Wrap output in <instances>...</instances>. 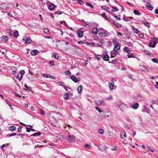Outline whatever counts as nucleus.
I'll use <instances>...</instances> for the list:
<instances>
[{"instance_id":"obj_14","label":"nucleus","mask_w":158,"mask_h":158,"mask_svg":"<svg viewBox=\"0 0 158 158\" xmlns=\"http://www.w3.org/2000/svg\"><path fill=\"white\" fill-rule=\"evenodd\" d=\"M103 59L106 61H108L109 60V56L107 54L104 55L102 57Z\"/></svg>"},{"instance_id":"obj_56","label":"nucleus","mask_w":158,"mask_h":158,"mask_svg":"<svg viewBox=\"0 0 158 158\" xmlns=\"http://www.w3.org/2000/svg\"><path fill=\"white\" fill-rule=\"evenodd\" d=\"M26 131L27 132H30V131H31L30 128L26 127Z\"/></svg>"},{"instance_id":"obj_60","label":"nucleus","mask_w":158,"mask_h":158,"mask_svg":"<svg viewBox=\"0 0 158 158\" xmlns=\"http://www.w3.org/2000/svg\"><path fill=\"white\" fill-rule=\"evenodd\" d=\"M22 128V127H19V128L18 129V131L19 132H21Z\"/></svg>"},{"instance_id":"obj_61","label":"nucleus","mask_w":158,"mask_h":158,"mask_svg":"<svg viewBox=\"0 0 158 158\" xmlns=\"http://www.w3.org/2000/svg\"><path fill=\"white\" fill-rule=\"evenodd\" d=\"M55 13L56 14H58L59 15H60V14H61V13L60 11H57L56 12H55Z\"/></svg>"},{"instance_id":"obj_44","label":"nucleus","mask_w":158,"mask_h":158,"mask_svg":"<svg viewBox=\"0 0 158 158\" xmlns=\"http://www.w3.org/2000/svg\"><path fill=\"white\" fill-rule=\"evenodd\" d=\"M152 61L155 63H158V60L156 58H153L152 59Z\"/></svg>"},{"instance_id":"obj_59","label":"nucleus","mask_w":158,"mask_h":158,"mask_svg":"<svg viewBox=\"0 0 158 158\" xmlns=\"http://www.w3.org/2000/svg\"><path fill=\"white\" fill-rule=\"evenodd\" d=\"M66 73L67 75H70V74H71V72L69 70H68L66 72Z\"/></svg>"},{"instance_id":"obj_8","label":"nucleus","mask_w":158,"mask_h":158,"mask_svg":"<svg viewBox=\"0 0 158 158\" xmlns=\"http://www.w3.org/2000/svg\"><path fill=\"white\" fill-rule=\"evenodd\" d=\"M56 6L54 4L52 3H51L48 6V8L50 10H53L55 9Z\"/></svg>"},{"instance_id":"obj_42","label":"nucleus","mask_w":158,"mask_h":158,"mask_svg":"<svg viewBox=\"0 0 158 158\" xmlns=\"http://www.w3.org/2000/svg\"><path fill=\"white\" fill-rule=\"evenodd\" d=\"M63 87L65 89L66 91H69V90H70L71 88L69 87H66L65 85L63 86Z\"/></svg>"},{"instance_id":"obj_26","label":"nucleus","mask_w":158,"mask_h":158,"mask_svg":"<svg viewBox=\"0 0 158 158\" xmlns=\"http://www.w3.org/2000/svg\"><path fill=\"white\" fill-rule=\"evenodd\" d=\"M38 53L37 51L36 50H34L31 52L32 55L35 56Z\"/></svg>"},{"instance_id":"obj_28","label":"nucleus","mask_w":158,"mask_h":158,"mask_svg":"<svg viewBox=\"0 0 158 158\" xmlns=\"http://www.w3.org/2000/svg\"><path fill=\"white\" fill-rule=\"evenodd\" d=\"M16 129V127H15L14 126H10L9 127V130L13 131L15 130Z\"/></svg>"},{"instance_id":"obj_49","label":"nucleus","mask_w":158,"mask_h":158,"mask_svg":"<svg viewBox=\"0 0 158 158\" xmlns=\"http://www.w3.org/2000/svg\"><path fill=\"white\" fill-rule=\"evenodd\" d=\"M124 50L126 52H128L129 51V49L127 47H125L124 48Z\"/></svg>"},{"instance_id":"obj_12","label":"nucleus","mask_w":158,"mask_h":158,"mask_svg":"<svg viewBox=\"0 0 158 158\" xmlns=\"http://www.w3.org/2000/svg\"><path fill=\"white\" fill-rule=\"evenodd\" d=\"M109 88L110 89L112 90L113 89V87L114 85V82L113 80H111V81L109 82Z\"/></svg>"},{"instance_id":"obj_1","label":"nucleus","mask_w":158,"mask_h":158,"mask_svg":"<svg viewBox=\"0 0 158 158\" xmlns=\"http://www.w3.org/2000/svg\"><path fill=\"white\" fill-rule=\"evenodd\" d=\"M117 106L122 111H124L127 108V106L124 103L119 102L117 103Z\"/></svg>"},{"instance_id":"obj_34","label":"nucleus","mask_w":158,"mask_h":158,"mask_svg":"<svg viewBox=\"0 0 158 158\" xmlns=\"http://www.w3.org/2000/svg\"><path fill=\"white\" fill-rule=\"evenodd\" d=\"M101 16H102L103 17L105 18L107 20L109 19V18L106 15V14L105 13H104L101 14Z\"/></svg>"},{"instance_id":"obj_18","label":"nucleus","mask_w":158,"mask_h":158,"mask_svg":"<svg viewBox=\"0 0 158 158\" xmlns=\"http://www.w3.org/2000/svg\"><path fill=\"white\" fill-rule=\"evenodd\" d=\"M121 136L122 139H125L126 137V132L125 131L122 132L121 133Z\"/></svg>"},{"instance_id":"obj_10","label":"nucleus","mask_w":158,"mask_h":158,"mask_svg":"<svg viewBox=\"0 0 158 158\" xmlns=\"http://www.w3.org/2000/svg\"><path fill=\"white\" fill-rule=\"evenodd\" d=\"M1 39L3 43H6L8 39V37L7 36H3Z\"/></svg>"},{"instance_id":"obj_31","label":"nucleus","mask_w":158,"mask_h":158,"mask_svg":"<svg viewBox=\"0 0 158 158\" xmlns=\"http://www.w3.org/2000/svg\"><path fill=\"white\" fill-rule=\"evenodd\" d=\"M99 35L101 36H104L106 35V33L104 32H101L99 33Z\"/></svg>"},{"instance_id":"obj_29","label":"nucleus","mask_w":158,"mask_h":158,"mask_svg":"<svg viewBox=\"0 0 158 158\" xmlns=\"http://www.w3.org/2000/svg\"><path fill=\"white\" fill-rule=\"evenodd\" d=\"M56 83L58 85L61 86H62L63 87V86H64V82L60 81H57Z\"/></svg>"},{"instance_id":"obj_63","label":"nucleus","mask_w":158,"mask_h":158,"mask_svg":"<svg viewBox=\"0 0 158 158\" xmlns=\"http://www.w3.org/2000/svg\"><path fill=\"white\" fill-rule=\"evenodd\" d=\"M77 43L79 44H82L83 43V41H79L77 42Z\"/></svg>"},{"instance_id":"obj_11","label":"nucleus","mask_w":158,"mask_h":158,"mask_svg":"<svg viewBox=\"0 0 158 158\" xmlns=\"http://www.w3.org/2000/svg\"><path fill=\"white\" fill-rule=\"evenodd\" d=\"M68 139L69 141L71 142H74L75 139L74 138V136L73 135L71 136L70 135H69Z\"/></svg>"},{"instance_id":"obj_39","label":"nucleus","mask_w":158,"mask_h":158,"mask_svg":"<svg viewBox=\"0 0 158 158\" xmlns=\"http://www.w3.org/2000/svg\"><path fill=\"white\" fill-rule=\"evenodd\" d=\"M96 57L97 58V59L98 60H100L102 58V56L98 55H96Z\"/></svg>"},{"instance_id":"obj_41","label":"nucleus","mask_w":158,"mask_h":158,"mask_svg":"<svg viewBox=\"0 0 158 158\" xmlns=\"http://www.w3.org/2000/svg\"><path fill=\"white\" fill-rule=\"evenodd\" d=\"M104 131V130L101 129H99L98 130V132L101 134H103Z\"/></svg>"},{"instance_id":"obj_51","label":"nucleus","mask_w":158,"mask_h":158,"mask_svg":"<svg viewBox=\"0 0 158 158\" xmlns=\"http://www.w3.org/2000/svg\"><path fill=\"white\" fill-rule=\"evenodd\" d=\"M49 64L53 66H54L55 65L54 62L53 60L50 61L49 62Z\"/></svg>"},{"instance_id":"obj_20","label":"nucleus","mask_w":158,"mask_h":158,"mask_svg":"<svg viewBox=\"0 0 158 158\" xmlns=\"http://www.w3.org/2000/svg\"><path fill=\"white\" fill-rule=\"evenodd\" d=\"M92 32L94 34L96 35L98 33V29L97 28L94 27L92 29Z\"/></svg>"},{"instance_id":"obj_46","label":"nucleus","mask_w":158,"mask_h":158,"mask_svg":"<svg viewBox=\"0 0 158 158\" xmlns=\"http://www.w3.org/2000/svg\"><path fill=\"white\" fill-rule=\"evenodd\" d=\"M117 61H118V60L117 59H115L113 60L112 61L111 63H113L114 64H117Z\"/></svg>"},{"instance_id":"obj_62","label":"nucleus","mask_w":158,"mask_h":158,"mask_svg":"<svg viewBox=\"0 0 158 158\" xmlns=\"http://www.w3.org/2000/svg\"><path fill=\"white\" fill-rule=\"evenodd\" d=\"M11 69L14 72H15L16 70V68L14 67H12V68H11Z\"/></svg>"},{"instance_id":"obj_25","label":"nucleus","mask_w":158,"mask_h":158,"mask_svg":"<svg viewBox=\"0 0 158 158\" xmlns=\"http://www.w3.org/2000/svg\"><path fill=\"white\" fill-rule=\"evenodd\" d=\"M13 35L15 38H17L19 35L18 31L17 30H16Z\"/></svg>"},{"instance_id":"obj_17","label":"nucleus","mask_w":158,"mask_h":158,"mask_svg":"<svg viewBox=\"0 0 158 158\" xmlns=\"http://www.w3.org/2000/svg\"><path fill=\"white\" fill-rule=\"evenodd\" d=\"M141 23H143L145 26L147 27L148 28L150 27V24L147 21H142Z\"/></svg>"},{"instance_id":"obj_5","label":"nucleus","mask_w":158,"mask_h":158,"mask_svg":"<svg viewBox=\"0 0 158 158\" xmlns=\"http://www.w3.org/2000/svg\"><path fill=\"white\" fill-rule=\"evenodd\" d=\"M135 98L138 102L142 101L143 100V97L138 95H137L135 96Z\"/></svg>"},{"instance_id":"obj_58","label":"nucleus","mask_w":158,"mask_h":158,"mask_svg":"<svg viewBox=\"0 0 158 158\" xmlns=\"http://www.w3.org/2000/svg\"><path fill=\"white\" fill-rule=\"evenodd\" d=\"M20 74L22 75H23L25 73V71L24 70H22L20 71Z\"/></svg>"},{"instance_id":"obj_36","label":"nucleus","mask_w":158,"mask_h":158,"mask_svg":"<svg viewBox=\"0 0 158 158\" xmlns=\"http://www.w3.org/2000/svg\"><path fill=\"white\" fill-rule=\"evenodd\" d=\"M86 44L88 45H91L92 46H94L95 45L94 42L90 43L89 42H86Z\"/></svg>"},{"instance_id":"obj_13","label":"nucleus","mask_w":158,"mask_h":158,"mask_svg":"<svg viewBox=\"0 0 158 158\" xmlns=\"http://www.w3.org/2000/svg\"><path fill=\"white\" fill-rule=\"evenodd\" d=\"M83 32L81 31H78L77 35L80 38H81L83 36Z\"/></svg>"},{"instance_id":"obj_32","label":"nucleus","mask_w":158,"mask_h":158,"mask_svg":"<svg viewBox=\"0 0 158 158\" xmlns=\"http://www.w3.org/2000/svg\"><path fill=\"white\" fill-rule=\"evenodd\" d=\"M69 97V94L67 93H65L64 95V98L66 100H67L68 99Z\"/></svg>"},{"instance_id":"obj_16","label":"nucleus","mask_w":158,"mask_h":158,"mask_svg":"<svg viewBox=\"0 0 158 158\" xmlns=\"http://www.w3.org/2000/svg\"><path fill=\"white\" fill-rule=\"evenodd\" d=\"M120 45L118 44L117 43H116V45H115V47L114 48V50H116L117 51V50H118L120 49Z\"/></svg>"},{"instance_id":"obj_50","label":"nucleus","mask_w":158,"mask_h":158,"mask_svg":"<svg viewBox=\"0 0 158 158\" xmlns=\"http://www.w3.org/2000/svg\"><path fill=\"white\" fill-rule=\"evenodd\" d=\"M15 95L17 97H21L22 96L21 94H19L17 93H14Z\"/></svg>"},{"instance_id":"obj_24","label":"nucleus","mask_w":158,"mask_h":158,"mask_svg":"<svg viewBox=\"0 0 158 158\" xmlns=\"http://www.w3.org/2000/svg\"><path fill=\"white\" fill-rule=\"evenodd\" d=\"M83 89V87L82 85H79L77 89V91L79 93H81L82 92V91Z\"/></svg>"},{"instance_id":"obj_54","label":"nucleus","mask_w":158,"mask_h":158,"mask_svg":"<svg viewBox=\"0 0 158 158\" xmlns=\"http://www.w3.org/2000/svg\"><path fill=\"white\" fill-rule=\"evenodd\" d=\"M123 18L124 21H127L128 20V18L125 16H123Z\"/></svg>"},{"instance_id":"obj_27","label":"nucleus","mask_w":158,"mask_h":158,"mask_svg":"<svg viewBox=\"0 0 158 158\" xmlns=\"http://www.w3.org/2000/svg\"><path fill=\"white\" fill-rule=\"evenodd\" d=\"M41 135V132H38L35 133L31 135L34 136H39Z\"/></svg>"},{"instance_id":"obj_57","label":"nucleus","mask_w":158,"mask_h":158,"mask_svg":"<svg viewBox=\"0 0 158 158\" xmlns=\"http://www.w3.org/2000/svg\"><path fill=\"white\" fill-rule=\"evenodd\" d=\"M85 146V148L88 149H90V145H89V144H86Z\"/></svg>"},{"instance_id":"obj_6","label":"nucleus","mask_w":158,"mask_h":158,"mask_svg":"<svg viewBox=\"0 0 158 158\" xmlns=\"http://www.w3.org/2000/svg\"><path fill=\"white\" fill-rule=\"evenodd\" d=\"M157 42L158 41L157 40H156L154 41L151 42L149 44L150 46L152 48H154L155 47Z\"/></svg>"},{"instance_id":"obj_43","label":"nucleus","mask_w":158,"mask_h":158,"mask_svg":"<svg viewBox=\"0 0 158 158\" xmlns=\"http://www.w3.org/2000/svg\"><path fill=\"white\" fill-rule=\"evenodd\" d=\"M54 57L55 58L58 59L59 57L58 54H57L56 53H54Z\"/></svg>"},{"instance_id":"obj_53","label":"nucleus","mask_w":158,"mask_h":158,"mask_svg":"<svg viewBox=\"0 0 158 158\" xmlns=\"http://www.w3.org/2000/svg\"><path fill=\"white\" fill-rule=\"evenodd\" d=\"M16 133H13L10 134H8V135L10 137H11L14 135H16Z\"/></svg>"},{"instance_id":"obj_23","label":"nucleus","mask_w":158,"mask_h":158,"mask_svg":"<svg viewBox=\"0 0 158 158\" xmlns=\"http://www.w3.org/2000/svg\"><path fill=\"white\" fill-rule=\"evenodd\" d=\"M132 29L133 31L135 33L137 34L138 33L139 31L138 29L135 28L134 26H133L132 27Z\"/></svg>"},{"instance_id":"obj_47","label":"nucleus","mask_w":158,"mask_h":158,"mask_svg":"<svg viewBox=\"0 0 158 158\" xmlns=\"http://www.w3.org/2000/svg\"><path fill=\"white\" fill-rule=\"evenodd\" d=\"M44 32L46 34H48L49 32V30L47 28H45L44 29Z\"/></svg>"},{"instance_id":"obj_55","label":"nucleus","mask_w":158,"mask_h":158,"mask_svg":"<svg viewBox=\"0 0 158 158\" xmlns=\"http://www.w3.org/2000/svg\"><path fill=\"white\" fill-rule=\"evenodd\" d=\"M40 114L41 115H44V113L43 112V110L41 109H40Z\"/></svg>"},{"instance_id":"obj_64","label":"nucleus","mask_w":158,"mask_h":158,"mask_svg":"<svg viewBox=\"0 0 158 158\" xmlns=\"http://www.w3.org/2000/svg\"><path fill=\"white\" fill-rule=\"evenodd\" d=\"M156 85H155L156 88L158 89V82H156Z\"/></svg>"},{"instance_id":"obj_38","label":"nucleus","mask_w":158,"mask_h":158,"mask_svg":"<svg viewBox=\"0 0 158 158\" xmlns=\"http://www.w3.org/2000/svg\"><path fill=\"white\" fill-rule=\"evenodd\" d=\"M133 12L134 14L137 15H140V12L137 10H135L133 11Z\"/></svg>"},{"instance_id":"obj_52","label":"nucleus","mask_w":158,"mask_h":158,"mask_svg":"<svg viewBox=\"0 0 158 158\" xmlns=\"http://www.w3.org/2000/svg\"><path fill=\"white\" fill-rule=\"evenodd\" d=\"M78 2L81 5H82L84 3L81 0H78Z\"/></svg>"},{"instance_id":"obj_35","label":"nucleus","mask_w":158,"mask_h":158,"mask_svg":"<svg viewBox=\"0 0 158 158\" xmlns=\"http://www.w3.org/2000/svg\"><path fill=\"white\" fill-rule=\"evenodd\" d=\"M86 5L90 7L91 8H94V6L91 3H86Z\"/></svg>"},{"instance_id":"obj_30","label":"nucleus","mask_w":158,"mask_h":158,"mask_svg":"<svg viewBox=\"0 0 158 158\" xmlns=\"http://www.w3.org/2000/svg\"><path fill=\"white\" fill-rule=\"evenodd\" d=\"M31 42V40L30 38H27L25 41V43L27 44H29Z\"/></svg>"},{"instance_id":"obj_48","label":"nucleus","mask_w":158,"mask_h":158,"mask_svg":"<svg viewBox=\"0 0 158 158\" xmlns=\"http://www.w3.org/2000/svg\"><path fill=\"white\" fill-rule=\"evenodd\" d=\"M0 8L5 10L6 9V7L3 4H1L0 5Z\"/></svg>"},{"instance_id":"obj_15","label":"nucleus","mask_w":158,"mask_h":158,"mask_svg":"<svg viewBox=\"0 0 158 158\" xmlns=\"http://www.w3.org/2000/svg\"><path fill=\"white\" fill-rule=\"evenodd\" d=\"M43 76L44 77H45L46 78H52L53 79H55V77H54L53 76H52L51 75H50L47 74H44L43 75Z\"/></svg>"},{"instance_id":"obj_9","label":"nucleus","mask_w":158,"mask_h":158,"mask_svg":"<svg viewBox=\"0 0 158 158\" xmlns=\"http://www.w3.org/2000/svg\"><path fill=\"white\" fill-rule=\"evenodd\" d=\"M113 24L115 25L116 27L118 28H120L121 27V26L120 24L119 23H118L117 22H115L114 21H112V22H111Z\"/></svg>"},{"instance_id":"obj_2","label":"nucleus","mask_w":158,"mask_h":158,"mask_svg":"<svg viewBox=\"0 0 158 158\" xmlns=\"http://www.w3.org/2000/svg\"><path fill=\"white\" fill-rule=\"evenodd\" d=\"M95 102L97 106H104L105 105L104 102L103 101L98 100H95Z\"/></svg>"},{"instance_id":"obj_37","label":"nucleus","mask_w":158,"mask_h":158,"mask_svg":"<svg viewBox=\"0 0 158 158\" xmlns=\"http://www.w3.org/2000/svg\"><path fill=\"white\" fill-rule=\"evenodd\" d=\"M112 8L113 9V11H116L119 10L115 6H112Z\"/></svg>"},{"instance_id":"obj_4","label":"nucleus","mask_w":158,"mask_h":158,"mask_svg":"<svg viewBox=\"0 0 158 158\" xmlns=\"http://www.w3.org/2000/svg\"><path fill=\"white\" fill-rule=\"evenodd\" d=\"M118 54V52L116 50H114L111 52V58L115 57L117 54Z\"/></svg>"},{"instance_id":"obj_40","label":"nucleus","mask_w":158,"mask_h":158,"mask_svg":"<svg viewBox=\"0 0 158 158\" xmlns=\"http://www.w3.org/2000/svg\"><path fill=\"white\" fill-rule=\"evenodd\" d=\"M53 135L58 139H60V135L58 133H55Z\"/></svg>"},{"instance_id":"obj_22","label":"nucleus","mask_w":158,"mask_h":158,"mask_svg":"<svg viewBox=\"0 0 158 158\" xmlns=\"http://www.w3.org/2000/svg\"><path fill=\"white\" fill-rule=\"evenodd\" d=\"M146 6L149 10H152L153 7L151 6L150 3H147L146 5Z\"/></svg>"},{"instance_id":"obj_21","label":"nucleus","mask_w":158,"mask_h":158,"mask_svg":"<svg viewBox=\"0 0 158 158\" xmlns=\"http://www.w3.org/2000/svg\"><path fill=\"white\" fill-rule=\"evenodd\" d=\"M139 104L138 103H136L135 104H134L132 106V108L134 109H137L139 107Z\"/></svg>"},{"instance_id":"obj_33","label":"nucleus","mask_w":158,"mask_h":158,"mask_svg":"<svg viewBox=\"0 0 158 158\" xmlns=\"http://www.w3.org/2000/svg\"><path fill=\"white\" fill-rule=\"evenodd\" d=\"M24 87L25 88L31 91L32 88L30 86H27L26 84L24 85Z\"/></svg>"},{"instance_id":"obj_7","label":"nucleus","mask_w":158,"mask_h":158,"mask_svg":"<svg viewBox=\"0 0 158 158\" xmlns=\"http://www.w3.org/2000/svg\"><path fill=\"white\" fill-rule=\"evenodd\" d=\"M101 7L102 9L105 10L106 12L110 13V10H109V8L106 6H102Z\"/></svg>"},{"instance_id":"obj_19","label":"nucleus","mask_w":158,"mask_h":158,"mask_svg":"<svg viewBox=\"0 0 158 158\" xmlns=\"http://www.w3.org/2000/svg\"><path fill=\"white\" fill-rule=\"evenodd\" d=\"M71 79L75 83H77L79 81L77 80V78L73 76H71Z\"/></svg>"},{"instance_id":"obj_45","label":"nucleus","mask_w":158,"mask_h":158,"mask_svg":"<svg viewBox=\"0 0 158 158\" xmlns=\"http://www.w3.org/2000/svg\"><path fill=\"white\" fill-rule=\"evenodd\" d=\"M95 108L96 109V110H98V111L99 113H101L102 112V110H100L98 107L97 106H95Z\"/></svg>"},{"instance_id":"obj_3","label":"nucleus","mask_w":158,"mask_h":158,"mask_svg":"<svg viewBox=\"0 0 158 158\" xmlns=\"http://www.w3.org/2000/svg\"><path fill=\"white\" fill-rule=\"evenodd\" d=\"M108 114H106L105 115V118L108 120L112 119L113 117V115L110 112H107Z\"/></svg>"}]
</instances>
